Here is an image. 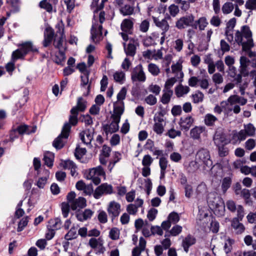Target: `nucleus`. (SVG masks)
<instances>
[{
	"mask_svg": "<svg viewBox=\"0 0 256 256\" xmlns=\"http://www.w3.org/2000/svg\"><path fill=\"white\" fill-rule=\"evenodd\" d=\"M246 98L236 94L231 95L226 100L222 101L220 104H216L214 108V112L216 114H220L222 112L224 116H228L232 111L235 114L240 112L241 108L239 105L244 106L247 103Z\"/></svg>",
	"mask_w": 256,
	"mask_h": 256,
	"instance_id": "1",
	"label": "nucleus"
},
{
	"mask_svg": "<svg viewBox=\"0 0 256 256\" xmlns=\"http://www.w3.org/2000/svg\"><path fill=\"white\" fill-rule=\"evenodd\" d=\"M98 0H93L92 7L94 10V18L91 30L92 38L94 42H98L100 40L102 32V23L105 20V14L103 11H99L104 7V4L107 0H102L100 5L97 6Z\"/></svg>",
	"mask_w": 256,
	"mask_h": 256,
	"instance_id": "2",
	"label": "nucleus"
},
{
	"mask_svg": "<svg viewBox=\"0 0 256 256\" xmlns=\"http://www.w3.org/2000/svg\"><path fill=\"white\" fill-rule=\"evenodd\" d=\"M235 41L242 45V50L246 51L253 46L252 33L248 26H244L240 30H238L235 34Z\"/></svg>",
	"mask_w": 256,
	"mask_h": 256,
	"instance_id": "3",
	"label": "nucleus"
},
{
	"mask_svg": "<svg viewBox=\"0 0 256 256\" xmlns=\"http://www.w3.org/2000/svg\"><path fill=\"white\" fill-rule=\"evenodd\" d=\"M122 112V104H116L115 110H113L110 118L112 120L110 124H106L103 126L104 130L108 134L117 132L119 129V123Z\"/></svg>",
	"mask_w": 256,
	"mask_h": 256,
	"instance_id": "4",
	"label": "nucleus"
},
{
	"mask_svg": "<svg viewBox=\"0 0 256 256\" xmlns=\"http://www.w3.org/2000/svg\"><path fill=\"white\" fill-rule=\"evenodd\" d=\"M38 52V49L34 47L30 42H26L21 45L20 49L14 51L12 54V58L14 60L23 58L28 52Z\"/></svg>",
	"mask_w": 256,
	"mask_h": 256,
	"instance_id": "5",
	"label": "nucleus"
},
{
	"mask_svg": "<svg viewBox=\"0 0 256 256\" xmlns=\"http://www.w3.org/2000/svg\"><path fill=\"white\" fill-rule=\"evenodd\" d=\"M70 129V126L68 123H66L64 124L61 134L53 142V146L55 148L60 149L63 147L68 136Z\"/></svg>",
	"mask_w": 256,
	"mask_h": 256,
	"instance_id": "6",
	"label": "nucleus"
},
{
	"mask_svg": "<svg viewBox=\"0 0 256 256\" xmlns=\"http://www.w3.org/2000/svg\"><path fill=\"white\" fill-rule=\"evenodd\" d=\"M196 160L202 162L204 166L210 168L212 165L209 151L204 148H200L196 152Z\"/></svg>",
	"mask_w": 256,
	"mask_h": 256,
	"instance_id": "7",
	"label": "nucleus"
},
{
	"mask_svg": "<svg viewBox=\"0 0 256 256\" xmlns=\"http://www.w3.org/2000/svg\"><path fill=\"white\" fill-rule=\"evenodd\" d=\"M104 176L105 172L104 169L102 166H98L90 169L86 178L88 180H92L96 185H98L100 182V176Z\"/></svg>",
	"mask_w": 256,
	"mask_h": 256,
	"instance_id": "8",
	"label": "nucleus"
},
{
	"mask_svg": "<svg viewBox=\"0 0 256 256\" xmlns=\"http://www.w3.org/2000/svg\"><path fill=\"white\" fill-rule=\"evenodd\" d=\"M154 21L156 26L162 30V36L160 40V43L161 45L163 44L166 39V33L168 31L170 26L166 19L160 20L156 18H154Z\"/></svg>",
	"mask_w": 256,
	"mask_h": 256,
	"instance_id": "9",
	"label": "nucleus"
},
{
	"mask_svg": "<svg viewBox=\"0 0 256 256\" xmlns=\"http://www.w3.org/2000/svg\"><path fill=\"white\" fill-rule=\"evenodd\" d=\"M131 78L132 82H144L146 80V76L141 64L137 65L134 68L131 74Z\"/></svg>",
	"mask_w": 256,
	"mask_h": 256,
	"instance_id": "10",
	"label": "nucleus"
},
{
	"mask_svg": "<svg viewBox=\"0 0 256 256\" xmlns=\"http://www.w3.org/2000/svg\"><path fill=\"white\" fill-rule=\"evenodd\" d=\"M133 22L132 20L126 18L123 20L121 24V29L122 32L120 34L124 41L128 40V34L132 33L133 28Z\"/></svg>",
	"mask_w": 256,
	"mask_h": 256,
	"instance_id": "11",
	"label": "nucleus"
},
{
	"mask_svg": "<svg viewBox=\"0 0 256 256\" xmlns=\"http://www.w3.org/2000/svg\"><path fill=\"white\" fill-rule=\"evenodd\" d=\"M194 19V18L192 14L182 16L176 22V26L179 30L184 29L188 26H192Z\"/></svg>",
	"mask_w": 256,
	"mask_h": 256,
	"instance_id": "12",
	"label": "nucleus"
},
{
	"mask_svg": "<svg viewBox=\"0 0 256 256\" xmlns=\"http://www.w3.org/2000/svg\"><path fill=\"white\" fill-rule=\"evenodd\" d=\"M112 192V186L106 183L102 184L95 190L94 196L96 198L98 199L103 194H110Z\"/></svg>",
	"mask_w": 256,
	"mask_h": 256,
	"instance_id": "13",
	"label": "nucleus"
},
{
	"mask_svg": "<svg viewBox=\"0 0 256 256\" xmlns=\"http://www.w3.org/2000/svg\"><path fill=\"white\" fill-rule=\"evenodd\" d=\"M154 124L153 126L154 131L158 135H162L164 132V128L166 123L163 118L160 116H154Z\"/></svg>",
	"mask_w": 256,
	"mask_h": 256,
	"instance_id": "14",
	"label": "nucleus"
},
{
	"mask_svg": "<svg viewBox=\"0 0 256 256\" xmlns=\"http://www.w3.org/2000/svg\"><path fill=\"white\" fill-rule=\"evenodd\" d=\"M94 129H87L81 132L80 136L84 144L88 146L90 145L91 142L94 139Z\"/></svg>",
	"mask_w": 256,
	"mask_h": 256,
	"instance_id": "15",
	"label": "nucleus"
},
{
	"mask_svg": "<svg viewBox=\"0 0 256 256\" xmlns=\"http://www.w3.org/2000/svg\"><path fill=\"white\" fill-rule=\"evenodd\" d=\"M138 45L137 41L132 38L130 40L129 43L127 46H126V44L124 42V50L126 56H134L136 54Z\"/></svg>",
	"mask_w": 256,
	"mask_h": 256,
	"instance_id": "16",
	"label": "nucleus"
},
{
	"mask_svg": "<svg viewBox=\"0 0 256 256\" xmlns=\"http://www.w3.org/2000/svg\"><path fill=\"white\" fill-rule=\"evenodd\" d=\"M108 214L112 218L117 217L120 212V205L119 203L115 202H110L108 207Z\"/></svg>",
	"mask_w": 256,
	"mask_h": 256,
	"instance_id": "17",
	"label": "nucleus"
},
{
	"mask_svg": "<svg viewBox=\"0 0 256 256\" xmlns=\"http://www.w3.org/2000/svg\"><path fill=\"white\" fill-rule=\"evenodd\" d=\"M222 202V198L216 192H211L208 195L207 202L210 208H214L219 204V202Z\"/></svg>",
	"mask_w": 256,
	"mask_h": 256,
	"instance_id": "18",
	"label": "nucleus"
},
{
	"mask_svg": "<svg viewBox=\"0 0 256 256\" xmlns=\"http://www.w3.org/2000/svg\"><path fill=\"white\" fill-rule=\"evenodd\" d=\"M94 214V212L90 209H86L84 211H79L76 214L77 219L80 222H84L90 219Z\"/></svg>",
	"mask_w": 256,
	"mask_h": 256,
	"instance_id": "19",
	"label": "nucleus"
},
{
	"mask_svg": "<svg viewBox=\"0 0 256 256\" xmlns=\"http://www.w3.org/2000/svg\"><path fill=\"white\" fill-rule=\"evenodd\" d=\"M195 242L196 238L191 235H188L183 239L182 246L184 252L188 253L189 250V248L194 244Z\"/></svg>",
	"mask_w": 256,
	"mask_h": 256,
	"instance_id": "20",
	"label": "nucleus"
},
{
	"mask_svg": "<svg viewBox=\"0 0 256 256\" xmlns=\"http://www.w3.org/2000/svg\"><path fill=\"white\" fill-rule=\"evenodd\" d=\"M194 122V119L191 116L182 118L180 120V125L182 129L188 130Z\"/></svg>",
	"mask_w": 256,
	"mask_h": 256,
	"instance_id": "21",
	"label": "nucleus"
},
{
	"mask_svg": "<svg viewBox=\"0 0 256 256\" xmlns=\"http://www.w3.org/2000/svg\"><path fill=\"white\" fill-rule=\"evenodd\" d=\"M88 244L92 248L98 249L102 252L104 250V248L103 247V242L100 238H91L89 240Z\"/></svg>",
	"mask_w": 256,
	"mask_h": 256,
	"instance_id": "22",
	"label": "nucleus"
},
{
	"mask_svg": "<svg viewBox=\"0 0 256 256\" xmlns=\"http://www.w3.org/2000/svg\"><path fill=\"white\" fill-rule=\"evenodd\" d=\"M126 94V89L125 88H122L117 94V101L114 104V110H115L116 104L119 105V104H122V112H124V106L123 100L125 98Z\"/></svg>",
	"mask_w": 256,
	"mask_h": 256,
	"instance_id": "23",
	"label": "nucleus"
},
{
	"mask_svg": "<svg viewBox=\"0 0 256 256\" xmlns=\"http://www.w3.org/2000/svg\"><path fill=\"white\" fill-rule=\"evenodd\" d=\"M44 176L40 177L36 181V184L40 188H44L49 178L50 172L47 170H43Z\"/></svg>",
	"mask_w": 256,
	"mask_h": 256,
	"instance_id": "24",
	"label": "nucleus"
},
{
	"mask_svg": "<svg viewBox=\"0 0 256 256\" xmlns=\"http://www.w3.org/2000/svg\"><path fill=\"white\" fill-rule=\"evenodd\" d=\"M240 221L236 218H233L232 222V226L234 230L236 233L238 234H242L245 230L244 226L240 222Z\"/></svg>",
	"mask_w": 256,
	"mask_h": 256,
	"instance_id": "25",
	"label": "nucleus"
},
{
	"mask_svg": "<svg viewBox=\"0 0 256 256\" xmlns=\"http://www.w3.org/2000/svg\"><path fill=\"white\" fill-rule=\"evenodd\" d=\"M70 206L72 210H76L78 208H82L86 206V200L84 198L79 197L76 199Z\"/></svg>",
	"mask_w": 256,
	"mask_h": 256,
	"instance_id": "26",
	"label": "nucleus"
},
{
	"mask_svg": "<svg viewBox=\"0 0 256 256\" xmlns=\"http://www.w3.org/2000/svg\"><path fill=\"white\" fill-rule=\"evenodd\" d=\"M208 24L206 18L202 16L195 21L194 27L195 28H198L200 30H204L208 25Z\"/></svg>",
	"mask_w": 256,
	"mask_h": 256,
	"instance_id": "27",
	"label": "nucleus"
},
{
	"mask_svg": "<svg viewBox=\"0 0 256 256\" xmlns=\"http://www.w3.org/2000/svg\"><path fill=\"white\" fill-rule=\"evenodd\" d=\"M214 143L217 146L224 145L229 142L224 134H216L214 138Z\"/></svg>",
	"mask_w": 256,
	"mask_h": 256,
	"instance_id": "28",
	"label": "nucleus"
},
{
	"mask_svg": "<svg viewBox=\"0 0 256 256\" xmlns=\"http://www.w3.org/2000/svg\"><path fill=\"white\" fill-rule=\"evenodd\" d=\"M173 95L172 90H162V94L160 98V102L164 104H168Z\"/></svg>",
	"mask_w": 256,
	"mask_h": 256,
	"instance_id": "29",
	"label": "nucleus"
},
{
	"mask_svg": "<svg viewBox=\"0 0 256 256\" xmlns=\"http://www.w3.org/2000/svg\"><path fill=\"white\" fill-rule=\"evenodd\" d=\"M218 120V118L212 114H207L204 116V123L208 126H213Z\"/></svg>",
	"mask_w": 256,
	"mask_h": 256,
	"instance_id": "30",
	"label": "nucleus"
},
{
	"mask_svg": "<svg viewBox=\"0 0 256 256\" xmlns=\"http://www.w3.org/2000/svg\"><path fill=\"white\" fill-rule=\"evenodd\" d=\"M190 88L188 86H184L181 84L177 86L175 88V94L176 96L180 98L187 94L190 92Z\"/></svg>",
	"mask_w": 256,
	"mask_h": 256,
	"instance_id": "31",
	"label": "nucleus"
},
{
	"mask_svg": "<svg viewBox=\"0 0 256 256\" xmlns=\"http://www.w3.org/2000/svg\"><path fill=\"white\" fill-rule=\"evenodd\" d=\"M205 127L200 126H195L190 132V136L194 139L198 140L200 138V134L205 130Z\"/></svg>",
	"mask_w": 256,
	"mask_h": 256,
	"instance_id": "32",
	"label": "nucleus"
},
{
	"mask_svg": "<svg viewBox=\"0 0 256 256\" xmlns=\"http://www.w3.org/2000/svg\"><path fill=\"white\" fill-rule=\"evenodd\" d=\"M214 211L216 215L218 216H222L224 215L225 212V206L224 200L222 202H219V204H217V206L214 208H210Z\"/></svg>",
	"mask_w": 256,
	"mask_h": 256,
	"instance_id": "33",
	"label": "nucleus"
},
{
	"mask_svg": "<svg viewBox=\"0 0 256 256\" xmlns=\"http://www.w3.org/2000/svg\"><path fill=\"white\" fill-rule=\"evenodd\" d=\"M62 223L60 219L56 218L50 220L48 226V228H51L54 230L60 229L61 228Z\"/></svg>",
	"mask_w": 256,
	"mask_h": 256,
	"instance_id": "34",
	"label": "nucleus"
},
{
	"mask_svg": "<svg viewBox=\"0 0 256 256\" xmlns=\"http://www.w3.org/2000/svg\"><path fill=\"white\" fill-rule=\"evenodd\" d=\"M113 78L115 82L122 84L126 80V74L122 71H116L114 74Z\"/></svg>",
	"mask_w": 256,
	"mask_h": 256,
	"instance_id": "35",
	"label": "nucleus"
},
{
	"mask_svg": "<svg viewBox=\"0 0 256 256\" xmlns=\"http://www.w3.org/2000/svg\"><path fill=\"white\" fill-rule=\"evenodd\" d=\"M159 164L160 168V178L162 179L164 177L166 170L168 166V160L164 157L160 158Z\"/></svg>",
	"mask_w": 256,
	"mask_h": 256,
	"instance_id": "36",
	"label": "nucleus"
},
{
	"mask_svg": "<svg viewBox=\"0 0 256 256\" xmlns=\"http://www.w3.org/2000/svg\"><path fill=\"white\" fill-rule=\"evenodd\" d=\"M240 194L241 196H242L246 204H248V206L252 204V201L250 198V194L248 190L246 188L242 190Z\"/></svg>",
	"mask_w": 256,
	"mask_h": 256,
	"instance_id": "37",
	"label": "nucleus"
},
{
	"mask_svg": "<svg viewBox=\"0 0 256 256\" xmlns=\"http://www.w3.org/2000/svg\"><path fill=\"white\" fill-rule=\"evenodd\" d=\"M54 160V154L51 152H46L44 154V160L45 164L49 167H51L53 165V162Z\"/></svg>",
	"mask_w": 256,
	"mask_h": 256,
	"instance_id": "38",
	"label": "nucleus"
},
{
	"mask_svg": "<svg viewBox=\"0 0 256 256\" xmlns=\"http://www.w3.org/2000/svg\"><path fill=\"white\" fill-rule=\"evenodd\" d=\"M234 8V4L231 2H225L222 7V10L224 14H228L232 12Z\"/></svg>",
	"mask_w": 256,
	"mask_h": 256,
	"instance_id": "39",
	"label": "nucleus"
},
{
	"mask_svg": "<svg viewBox=\"0 0 256 256\" xmlns=\"http://www.w3.org/2000/svg\"><path fill=\"white\" fill-rule=\"evenodd\" d=\"M72 115L70 116L69 121L72 125L75 126L78 123V110L76 108H72L70 110Z\"/></svg>",
	"mask_w": 256,
	"mask_h": 256,
	"instance_id": "40",
	"label": "nucleus"
},
{
	"mask_svg": "<svg viewBox=\"0 0 256 256\" xmlns=\"http://www.w3.org/2000/svg\"><path fill=\"white\" fill-rule=\"evenodd\" d=\"M198 162L196 159L194 160L191 161L187 166V170L189 172H194L200 168Z\"/></svg>",
	"mask_w": 256,
	"mask_h": 256,
	"instance_id": "41",
	"label": "nucleus"
},
{
	"mask_svg": "<svg viewBox=\"0 0 256 256\" xmlns=\"http://www.w3.org/2000/svg\"><path fill=\"white\" fill-rule=\"evenodd\" d=\"M148 71L154 76H157L160 73V69L154 64L150 63L148 66Z\"/></svg>",
	"mask_w": 256,
	"mask_h": 256,
	"instance_id": "42",
	"label": "nucleus"
},
{
	"mask_svg": "<svg viewBox=\"0 0 256 256\" xmlns=\"http://www.w3.org/2000/svg\"><path fill=\"white\" fill-rule=\"evenodd\" d=\"M17 131L20 134H30L36 132V128H32V130H30V128L26 125H22L18 127Z\"/></svg>",
	"mask_w": 256,
	"mask_h": 256,
	"instance_id": "43",
	"label": "nucleus"
},
{
	"mask_svg": "<svg viewBox=\"0 0 256 256\" xmlns=\"http://www.w3.org/2000/svg\"><path fill=\"white\" fill-rule=\"evenodd\" d=\"M204 95L201 92L198 90L192 95V102L195 103H199L202 102Z\"/></svg>",
	"mask_w": 256,
	"mask_h": 256,
	"instance_id": "44",
	"label": "nucleus"
},
{
	"mask_svg": "<svg viewBox=\"0 0 256 256\" xmlns=\"http://www.w3.org/2000/svg\"><path fill=\"white\" fill-rule=\"evenodd\" d=\"M236 212V217L234 218H236L237 220H242L245 214L244 207L242 205L238 204Z\"/></svg>",
	"mask_w": 256,
	"mask_h": 256,
	"instance_id": "45",
	"label": "nucleus"
},
{
	"mask_svg": "<svg viewBox=\"0 0 256 256\" xmlns=\"http://www.w3.org/2000/svg\"><path fill=\"white\" fill-rule=\"evenodd\" d=\"M232 180L230 178H224L222 181V190L224 194L228 188L230 187Z\"/></svg>",
	"mask_w": 256,
	"mask_h": 256,
	"instance_id": "46",
	"label": "nucleus"
},
{
	"mask_svg": "<svg viewBox=\"0 0 256 256\" xmlns=\"http://www.w3.org/2000/svg\"><path fill=\"white\" fill-rule=\"evenodd\" d=\"M65 60L64 53L62 50H60L58 54L56 56L55 62L58 64L63 66Z\"/></svg>",
	"mask_w": 256,
	"mask_h": 256,
	"instance_id": "47",
	"label": "nucleus"
},
{
	"mask_svg": "<svg viewBox=\"0 0 256 256\" xmlns=\"http://www.w3.org/2000/svg\"><path fill=\"white\" fill-rule=\"evenodd\" d=\"M86 107V102L82 98H79L78 100L77 105L74 108H77L78 113L79 111L83 112L85 110Z\"/></svg>",
	"mask_w": 256,
	"mask_h": 256,
	"instance_id": "48",
	"label": "nucleus"
},
{
	"mask_svg": "<svg viewBox=\"0 0 256 256\" xmlns=\"http://www.w3.org/2000/svg\"><path fill=\"white\" fill-rule=\"evenodd\" d=\"M120 12L124 16L130 15L134 12V8L130 5H126L120 8Z\"/></svg>",
	"mask_w": 256,
	"mask_h": 256,
	"instance_id": "49",
	"label": "nucleus"
},
{
	"mask_svg": "<svg viewBox=\"0 0 256 256\" xmlns=\"http://www.w3.org/2000/svg\"><path fill=\"white\" fill-rule=\"evenodd\" d=\"M176 78H171L166 80L164 86V90H172L171 88L174 84L176 82Z\"/></svg>",
	"mask_w": 256,
	"mask_h": 256,
	"instance_id": "50",
	"label": "nucleus"
},
{
	"mask_svg": "<svg viewBox=\"0 0 256 256\" xmlns=\"http://www.w3.org/2000/svg\"><path fill=\"white\" fill-rule=\"evenodd\" d=\"M40 6L46 10L48 12H50L52 10V7L51 4H50L48 0H42L39 4Z\"/></svg>",
	"mask_w": 256,
	"mask_h": 256,
	"instance_id": "51",
	"label": "nucleus"
},
{
	"mask_svg": "<svg viewBox=\"0 0 256 256\" xmlns=\"http://www.w3.org/2000/svg\"><path fill=\"white\" fill-rule=\"evenodd\" d=\"M173 46L174 50L176 52H180L183 48L184 41L181 38H178L174 42Z\"/></svg>",
	"mask_w": 256,
	"mask_h": 256,
	"instance_id": "52",
	"label": "nucleus"
},
{
	"mask_svg": "<svg viewBox=\"0 0 256 256\" xmlns=\"http://www.w3.org/2000/svg\"><path fill=\"white\" fill-rule=\"evenodd\" d=\"M60 164L64 169H68L69 170L73 168H76V166L72 161L69 160L62 161Z\"/></svg>",
	"mask_w": 256,
	"mask_h": 256,
	"instance_id": "53",
	"label": "nucleus"
},
{
	"mask_svg": "<svg viewBox=\"0 0 256 256\" xmlns=\"http://www.w3.org/2000/svg\"><path fill=\"white\" fill-rule=\"evenodd\" d=\"M158 212V211L156 209L154 208H151L148 212L147 218L150 221H153L156 218Z\"/></svg>",
	"mask_w": 256,
	"mask_h": 256,
	"instance_id": "54",
	"label": "nucleus"
},
{
	"mask_svg": "<svg viewBox=\"0 0 256 256\" xmlns=\"http://www.w3.org/2000/svg\"><path fill=\"white\" fill-rule=\"evenodd\" d=\"M234 243V240L230 238L226 239L224 242V250L228 254L230 252L232 249V245Z\"/></svg>",
	"mask_w": 256,
	"mask_h": 256,
	"instance_id": "55",
	"label": "nucleus"
},
{
	"mask_svg": "<svg viewBox=\"0 0 256 256\" xmlns=\"http://www.w3.org/2000/svg\"><path fill=\"white\" fill-rule=\"evenodd\" d=\"M168 219L172 224H176L180 220V216L176 212H172L169 214Z\"/></svg>",
	"mask_w": 256,
	"mask_h": 256,
	"instance_id": "56",
	"label": "nucleus"
},
{
	"mask_svg": "<svg viewBox=\"0 0 256 256\" xmlns=\"http://www.w3.org/2000/svg\"><path fill=\"white\" fill-rule=\"evenodd\" d=\"M153 162V158L152 157L149 155L146 154L145 155L142 160V164L144 166H148L152 164Z\"/></svg>",
	"mask_w": 256,
	"mask_h": 256,
	"instance_id": "57",
	"label": "nucleus"
},
{
	"mask_svg": "<svg viewBox=\"0 0 256 256\" xmlns=\"http://www.w3.org/2000/svg\"><path fill=\"white\" fill-rule=\"evenodd\" d=\"M244 130H246V134L248 136H252L255 133V128L254 126L251 124H248L245 125Z\"/></svg>",
	"mask_w": 256,
	"mask_h": 256,
	"instance_id": "58",
	"label": "nucleus"
},
{
	"mask_svg": "<svg viewBox=\"0 0 256 256\" xmlns=\"http://www.w3.org/2000/svg\"><path fill=\"white\" fill-rule=\"evenodd\" d=\"M148 90L150 92H151L156 95H158L160 93L161 88L158 85L151 84L148 86Z\"/></svg>",
	"mask_w": 256,
	"mask_h": 256,
	"instance_id": "59",
	"label": "nucleus"
},
{
	"mask_svg": "<svg viewBox=\"0 0 256 256\" xmlns=\"http://www.w3.org/2000/svg\"><path fill=\"white\" fill-rule=\"evenodd\" d=\"M85 148H76L75 150L74 156L78 160H80L86 153Z\"/></svg>",
	"mask_w": 256,
	"mask_h": 256,
	"instance_id": "60",
	"label": "nucleus"
},
{
	"mask_svg": "<svg viewBox=\"0 0 256 256\" xmlns=\"http://www.w3.org/2000/svg\"><path fill=\"white\" fill-rule=\"evenodd\" d=\"M77 236L76 230L74 228H72L66 234L65 238L68 240H70L76 238Z\"/></svg>",
	"mask_w": 256,
	"mask_h": 256,
	"instance_id": "61",
	"label": "nucleus"
},
{
	"mask_svg": "<svg viewBox=\"0 0 256 256\" xmlns=\"http://www.w3.org/2000/svg\"><path fill=\"white\" fill-rule=\"evenodd\" d=\"M145 102L150 106H154L156 104L157 99L155 96L150 94L144 100Z\"/></svg>",
	"mask_w": 256,
	"mask_h": 256,
	"instance_id": "62",
	"label": "nucleus"
},
{
	"mask_svg": "<svg viewBox=\"0 0 256 256\" xmlns=\"http://www.w3.org/2000/svg\"><path fill=\"white\" fill-rule=\"evenodd\" d=\"M227 208L232 212H236L238 205L236 204L235 202L232 200H228L226 202Z\"/></svg>",
	"mask_w": 256,
	"mask_h": 256,
	"instance_id": "63",
	"label": "nucleus"
},
{
	"mask_svg": "<svg viewBox=\"0 0 256 256\" xmlns=\"http://www.w3.org/2000/svg\"><path fill=\"white\" fill-rule=\"evenodd\" d=\"M150 27V22L148 20H144L140 24V30L143 32L148 31Z\"/></svg>",
	"mask_w": 256,
	"mask_h": 256,
	"instance_id": "64",
	"label": "nucleus"
}]
</instances>
